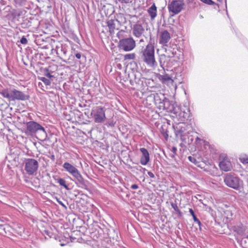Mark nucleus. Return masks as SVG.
<instances>
[{
  "mask_svg": "<svg viewBox=\"0 0 248 248\" xmlns=\"http://www.w3.org/2000/svg\"><path fill=\"white\" fill-rule=\"evenodd\" d=\"M140 55L142 61L149 67L155 68L157 66L155 58V46L151 38L148 44L141 50Z\"/></svg>",
  "mask_w": 248,
  "mask_h": 248,
  "instance_id": "obj_1",
  "label": "nucleus"
},
{
  "mask_svg": "<svg viewBox=\"0 0 248 248\" xmlns=\"http://www.w3.org/2000/svg\"><path fill=\"white\" fill-rule=\"evenodd\" d=\"M0 94L10 101L25 100L29 97L23 92L15 89H3L0 90Z\"/></svg>",
  "mask_w": 248,
  "mask_h": 248,
  "instance_id": "obj_2",
  "label": "nucleus"
},
{
  "mask_svg": "<svg viewBox=\"0 0 248 248\" xmlns=\"http://www.w3.org/2000/svg\"><path fill=\"white\" fill-rule=\"evenodd\" d=\"M63 168L71 174L80 184H83L84 180L78 169L69 162H66L62 165Z\"/></svg>",
  "mask_w": 248,
  "mask_h": 248,
  "instance_id": "obj_3",
  "label": "nucleus"
},
{
  "mask_svg": "<svg viewBox=\"0 0 248 248\" xmlns=\"http://www.w3.org/2000/svg\"><path fill=\"white\" fill-rule=\"evenodd\" d=\"M148 99H152L154 100L155 104L160 108H166V104L169 102L165 95L161 93H154L148 95Z\"/></svg>",
  "mask_w": 248,
  "mask_h": 248,
  "instance_id": "obj_4",
  "label": "nucleus"
},
{
  "mask_svg": "<svg viewBox=\"0 0 248 248\" xmlns=\"http://www.w3.org/2000/svg\"><path fill=\"white\" fill-rule=\"evenodd\" d=\"M105 110V108L100 106L96 107L92 109L91 114L95 123H102L105 121L106 118Z\"/></svg>",
  "mask_w": 248,
  "mask_h": 248,
  "instance_id": "obj_5",
  "label": "nucleus"
},
{
  "mask_svg": "<svg viewBox=\"0 0 248 248\" xmlns=\"http://www.w3.org/2000/svg\"><path fill=\"white\" fill-rule=\"evenodd\" d=\"M119 46L125 51H130L136 47V42L131 37L122 39L119 41Z\"/></svg>",
  "mask_w": 248,
  "mask_h": 248,
  "instance_id": "obj_6",
  "label": "nucleus"
},
{
  "mask_svg": "<svg viewBox=\"0 0 248 248\" xmlns=\"http://www.w3.org/2000/svg\"><path fill=\"white\" fill-rule=\"evenodd\" d=\"M39 163L37 160L32 158H28L26 160L25 170L29 175L34 174L38 170Z\"/></svg>",
  "mask_w": 248,
  "mask_h": 248,
  "instance_id": "obj_7",
  "label": "nucleus"
},
{
  "mask_svg": "<svg viewBox=\"0 0 248 248\" xmlns=\"http://www.w3.org/2000/svg\"><path fill=\"white\" fill-rule=\"evenodd\" d=\"M184 5V2L182 0H175L168 4V8L170 12H172L173 15H176L183 10Z\"/></svg>",
  "mask_w": 248,
  "mask_h": 248,
  "instance_id": "obj_8",
  "label": "nucleus"
},
{
  "mask_svg": "<svg viewBox=\"0 0 248 248\" xmlns=\"http://www.w3.org/2000/svg\"><path fill=\"white\" fill-rule=\"evenodd\" d=\"M26 133L28 135H32L38 131H43L45 133V128L40 124L34 121H30L27 123Z\"/></svg>",
  "mask_w": 248,
  "mask_h": 248,
  "instance_id": "obj_9",
  "label": "nucleus"
},
{
  "mask_svg": "<svg viewBox=\"0 0 248 248\" xmlns=\"http://www.w3.org/2000/svg\"><path fill=\"white\" fill-rule=\"evenodd\" d=\"M224 182L227 186L237 189L239 186L240 179L235 174L229 173L225 176Z\"/></svg>",
  "mask_w": 248,
  "mask_h": 248,
  "instance_id": "obj_10",
  "label": "nucleus"
},
{
  "mask_svg": "<svg viewBox=\"0 0 248 248\" xmlns=\"http://www.w3.org/2000/svg\"><path fill=\"white\" fill-rule=\"evenodd\" d=\"M219 166L221 170L225 171H228L231 170L232 167L226 155L224 154H221L219 156Z\"/></svg>",
  "mask_w": 248,
  "mask_h": 248,
  "instance_id": "obj_11",
  "label": "nucleus"
},
{
  "mask_svg": "<svg viewBox=\"0 0 248 248\" xmlns=\"http://www.w3.org/2000/svg\"><path fill=\"white\" fill-rule=\"evenodd\" d=\"M132 34L136 38H140L144 36L145 32V27L143 24L137 22L134 24L132 28Z\"/></svg>",
  "mask_w": 248,
  "mask_h": 248,
  "instance_id": "obj_12",
  "label": "nucleus"
},
{
  "mask_svg": "<svg viewBox=\"0 0 248 248\" xmlns=\"http://www.w3.org/2000/svg\"><path fill=\"white\" fill-rule=\"evenodd\" d=\"M170 38V33L166 30L161 31L159 33V43L163 46H167Z\"/></svg>",
  "mask_w": 248,
  "mask_h": 248,
  "instance_id": "obj_13",
  "label": "nucleus"
},
{
  "mask_svg": "<svg viewBox=\"0 0 248 248\" xmlns=\"http://www.w3.org/2000/svg\"><path fill=\"white\" fill-rule=\"evenodd\" d=\"M142 155L140 159V163L142 165H146L150 161V156L148 151L145 148H140Z\"/></svg>",
  "mask_w": 248,
  "mask_h": 248,
  "instance_id": "obj_14",
  "label": "nucleus"
},
{
  "mask_svg": "<svg viewBox=\"0 0 248 248\" xmlns=\"http://www.w3.org/2000/svg\"><path fill=\"white\" fill-rule=\"evenodd\" d=\"M159 62L161 67L164 69L165 67L168 66L170 61V57L165 54H161L159 56Z\"/></svg>",
  "mask_w": 248,
  "mask_h": 248,
  "instance_id": "obj_15",
  "label": "nucleus"
},
{
  "mask_svg": "<svg viewBox=\"0 0 248 248\" xmlns=\"http://www.w3.org/2000/svg\"><path fill=\"white\" fill-rule=\"evenodd\" d=\"M147 12L151 20H154L157 16V7L154 3L148 10Z\"/></svg>",
  "mask_w": 248,
  "mask_h": 248,
  "instance_id": "obj_16",
  "label": "nucleus"
},
{
  "mask_svg": "<svg viewBox=\"0 0 248 248\" xmlns=\"http://www.w3.org/2000/svg\"><path fill=\"white\" fill-rule=\"evenodd\" d=\"M115 21L113 19L109 20L107 22V25L109 28V32L112 34L114 32L115 29Z\"/></svg>",
  "mask_w": 248,
  "mask_h": 248,
  "instance_id": "obj_17",
  "label": "nucleus"
},
{
  "mask_svg": "<svg viewBox=\"0 0 248 248\" xmlns=\"http://www.w3.org/2000/svg\"><path fill=\"white\" fill-rule=\"evenodd\" d=\"M161 80L164 83H171L172 84L173 82V80L168 75L162 76L161 77Z\"/></svg>",
  "mask_w": 248,
  "mask_h": 248,
  "instance_id": "obj_18",
  "label": "nucleus"
},
{
  "mask_svg": "<svg viewBox=\"0 0 248 248\" xmlns=\"http://www.w3.org/2000/svg\"><path fill=\"white\" fill-rule=\"evenodd\" d=\"M57 183L60 184V186H63L65 189H69L68 186L66 185V181L63 178H59L56 179Z\"/></svg>",
  "mask_w": 248,
  "mask_h": 248,
  "instance_id": "obj_19",
  "label": "nucleus"
},
{
  "mask_svg": "<svg viewBox=\"0 0 248 248\" xmlns=\"http://www.w3.org/2000/svg\"><path fill=\"white\" fill-rule=\"evenodd\" d=\"M241 245L244 248H248V235L242 239Z\"/></svg>",
  "mask_w": 248,
  "mask_h": 248,
  "instance_id": "obj_20",
  "label": "nucleus"
},
{
  "mask_svg": "<svg viewBox=\"0 0 248 248\" xmlns=\"http://www.w3.org/2000/svg\"><path fill=\"white\" fill-rule=\"evenodd\" d=\"M189 212L190 214H191V215L192 216L194 222L197 223L199 226H201V223L200 221L199 220V219H198L197 218V217H196L194 211L192 209L190 208L189 209Z\"/></svg>",
  "mask_w": 248,
  "mask_h": 248,
  "instance_id": "obj_21",
  "label": "nucleus"
},
{
  "mask_svg": "<svg viewBox=\"0 0 248 248\" xmlns=\"http://www.w3.org/2000/svg\"><path fill=\"white\" fill-rule=\"evenodd\" d=\"M136 57L135 53L127 54L124 55L125 60H134Z\"/></svg>",
  "mask_w": 248,
  "mask_h": 248,
  "instance_id": "obj_22",
  "label": "nucleus"
},
{
  "mask_svg": "<svg viewBox=\"0 0 248 248\" xmlns=\"http://www.w3.org/2000/svg\"><path fill=\"white\" fill-rule=\"evenodd\" d=\"M183 125H185V124H179L178 126H177V132L180 134V135H182V133L184 132L185 129H183V128H184Z\"/></svg>",
  "mask_w": 248,
  "mask_h": 248,
  "instance_id": "obj_23",
  "label": "nucleus"
},
{
  "mask_svg": "<svg viewBox=\"0 0 248 248\" xmlns=\"http://www.w3.org/2000/svg\"><path fill=\"white\" fill-rule=\"evenodd\" d=\"M171 206L172 207V208L177 212L179 214H181V211L178 208V207L176 203H173V202H171Z\"/></svg>",
  "mask_w": 248,
  "mask_h": 248,
  "instance_id": "obj_24",
  "label": "nucleus"
},
{
  "mask_svg": "<svg viewBox=\"0 0 248 248\" xmlns=\"http://www.w3.org/2000/svg\"><path fill=\"white\" fill-rule=\"evenodd\" d=\"M40 79L41 81H42L45 85H50L51 84V81L49 79L45 78V77H42L40 78Z\"/></svg>",
  "mask_w": 248,
  "mask_h": 248,
  "instance_id": "obj_25",
  "label": "nucleus"
},
{
  "mask_svg": "<svg viewBox=\"0 0 248 248\" xmlns=\"http://www.w3.org/2000/svg\"><path fill=\"white\" fill-rule=\"evenodd\" d=\"M240 160L243 164L245 165H248V157H241L240 158Z\"/></svg>",
  "mask_w": 248,
  "mask_h": 248,
  "instance_id": "obj_26",
  "label": "nucleus"
},
{
  "mask_svg": "<svg viewBox=\"0 0 248 248\" xmlns=\"http://www.w3.org/2000/svg\"><path fill=\"white\" fill-rule=\"evenodd\" d=\"M188 160L192 163H193L195 165H197L198 163V161L197 160V159L192 156H189L188 157Z\"/></svg>",
  "mask_w": 248,
  "mask_h": 248,
  "instance_id": "obj_27",
  "label": "nucleus"
},
{
  "mask_svg": "<svg viewBox=\"0 0 248 248\" xmlns=\"http://www.w3.org/2000/svg\"><path fill=\"white\" fill-rule=\"evenodd\" d=\"M225 215H226L227 216V217L228 218H231L232 217V212L229 210H226L225 212H224Z\"/></svg>",
  "mask_w": 248,
  "mask_h": 248,
  "instance_id": "obj_28",
  "label": "nucleus"
},
{
  "mask_svg": "<svg viewBox=\"0 0 248 248\" xmlns=\"http://www.w3.org/2000/svg\"><path fill=\"white\" fill-rule=\"evenodd\" d=\"M45 75L48 78H51L53 77V76L49 72V70L48 69H46L45 72Z\"/></svg>",
  "mask_w": 248,
  "mask_h": 248,
  "instance_id": "obj_29",
  "label": "nucleus"
},
{
  "mask_svg": "<svg viewBox=\"0 0 248 248\" xmlns=\"http://www.w3.org/2000/svg\"><path fill=\"white\" fill-rule=\"evenodd\" d=\"M202 2L209 4V5H213L214 4V2L212 0H200Z\"/></svg>",
  "mask_w": 248,
  "mask_h": 248,
  "instance_id": "obj_30",
  "label": "nucleus"
},
{
  "mask_svg": "<svg viewBox=\"0 0 248 248\" xmlns=\"http://www.w3.org/2000/svg\"><path fill=\"white\" fill-rule=\"evenodd\" d=\"M20 43L22 44L26 45L28 43V40L24 36H23L20 39Z\"/></svg>",
  "mask_w": 248,
  "mask_h": 248,
  "instance_id": "obj_31",
  "label": "nucleus"
},
{
  "mask_svg": "<svg viewBox=\"0 0 248 248\" xmlns=\"http://www.w3.org/2000/svg\"><path fill=\"white\" fill-rule=\"evenodd\" d=\"M177 148L175 147H173L171 149V152L173 153V155H171V157H174L176 155L177 152Z\"/></svg>",
  "mask_w": 248,
  "mask_h": 248,
  "instance_id": "obj_32",
  "label": "nucleus"
},
{
  "mask_svg": "<svg viewBox=\"0 0 248 248\" xmlns=\"http://www.w3.org/2000/svg\"><path fill=\"white\" fill-rule=\"evenodd\" d=\"M56 199H57V202H58L60 205H61L62 206H63V207H64L65 208H66V206H65V204H63V203L62 201H61L60 200H59V199H58V198H57Z\"/></svg>",
  "mask_w": 248,
  "mask_h": 248,
  "instance_id": "obj_33",
  "label": "nucleus"
},
{
  "mask_svg": "<svg viewBox=\"0 0 248 248\" xmlns=\"http://www.w3.org/2000/svg\"><path fill=\"white\" fill-rule=\"evenodd\" d=\"M148 174L150 177H151L152 178H155V175L154 174V173L153 172H152L151 171H148Z\"/></svg>",
  "mask_w": 248,
  "mask_h": 248,
  "instance_id": "obj_34",
  "label": "nucleus"
},
{
  "mask_svg": "<svg viewBox=\"0 0 248 248\" xmlns=\"http://www.w3.org/2000/svg\"><path fill=\"white\" fill-rule=\"evenodd\" d=\"M131 188L133 189H137L139 188V186L136 184H134L131 186Z\"/></svg>",
  "mask_w": 248,
  "mask_h": 248,
  "instance_id": "obj_35",
  "label": "nucleus"
},
{
  "mask_svg": "<svg viewBox=\"0 0 248 248\" xmlns=\"http://www.w3.org/2000/svg\"><path fill=\"white\" fill-rule=\"evenodd\" d=\"M76 57L78 59H80L81 58V54L79 53H77L76 54Z\"/></svg>",
  "mask_w": 248,
  "mask_h": 248,
  "instance_id": "obj_36",
  "label": "nucleus"
},
{
  "mask_svg": "<svg viewBox=\"0 0 248 248\" xmlns=\"http://www.w3.org/2000/svg\"><path fill=\"white\" fill-rule=\"evenodd\" d=\"M144 42V40L143 39H141L139 41V43L140 44V43H141L142 42Z\"/></svg>",
  "mask_w": 248,
  "mask_h": 248,
  "instance_id": "obj_37",
  "label": "nucleus"
},
{
  "mask_svg": "<svg viewBox=\"0 0 248 248\" xmlns=\"http://www.w3.org/2000/svg\"><path fill=\"white\" fill-rule=\"evenodd\" d=\"M51 158L54 160L55 159V156L54 155H52L51 156Z\"/></svg>",
  "mask_w": 248,
  "mask_h": 248,
  "instance_id": "obj_38",
  "label": "nucleus"
},
{
  "mask_svg": "<svg viewBox=\"0 0 248 248\" xmlns=\"http://www.w3.org/2000/svg\"><path fill=\"white\" fill-rule=\"evenodd\" d=\"M62 51H63V53L64 55H65V54H66V51L65 50H62Z\"/></svg>",
  "mask_w": 248,
  "mask_h": 248,
  "instance_id": "obj_39",
  "label": "nucleus"
},
{
  "mask_svg": "<svg viewBox=\"0 0 248 248\" xmlns=\"http://www.w3.org/2000/svg\"><path fill=\"white\" fill-rule=\"evenodd\" d=\"M130 83H131V84L132 85V83L131 80H130Z\"/></svg>",
  "mask_w": 248,
  "mask_h": 248,
  "instance_id": "obj_40",
  "label": "nucleus"
},
{
  "mask_svg": "<svg viewBox=\"0 0 248 248\" xmlns=\"http://www.w3.org/2000/svg\"><path fill=\"white\" fill-rule=\"evenodd\" d=\"M225 0V3H226L227 0Z\"/></svg>",
  "mask_w": 248,
  "mask_h": 248,
  "instance_id": "obj_41",
  "label": "nucleus"
}]
</instances>
